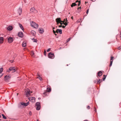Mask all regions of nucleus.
<instances>
[{"label":"nucleus","mask_w":121,"mask_h":121,"mask_svg":"<svg viewBox=\"0 0 121 121\" xmlns=\"http://www.w3.org/2000/svg\"><path fill=\"white\" fill-rule=\"evenodd\" d=\"M65 19H64L63 20V21H62V22H62V23H63L65 22Z\"/></svg>","instance_id":"nucleus-39"},{"label":"nucleus","mask_w":121,"mask_h":121,"mask_svg":"<svg viewBox=\"0 0 121 121\" xmlns=\"http://www.w3.org/2000/svg\"><path fill=\"white\" fill-rule=\"evenodd\" d=\"M29 100L33 102H35V99L33 97H30L29 98Z\"/></svg>","instance_id":"nucleus-8"},{"label":"nucleus","mask_w":121,"mask_h":121,"mask_svg":"<svg viewBox=\"0 0 121 121\" xmlns=\"http://www.w3.org/2000/svg\"><path fill=\"white\" fill-rule=\"evenodd\" d=\"M55 28L54 27H53V30H54V29H55Z\"/></svg>","instance_id":"nucleus-58"},{"label":"nucleus","mask_w":121,"mask_h":121,"mask_svg":"<svg viewBox=\"0 0 121 121\" xmlns=\"http://www.w3.org/2000/svg\"><path fill=\"white\" fill-rule=\"evenodd\" d=\"M63 24L65 26L67 25H68V23L66 22H64Z\"/></svg>","instance_id":"nucleus-34"},{"label":"nucleus","mask_w":121,"mask_h":121,"mask_svg":"<svg viewBox=\"0 0 121 121\" xmlns=\"http://www.w3.org/2000/svg\"><path fill=\"white\" fill-rule=\"evenodd\" d=\"M19 25L21 29L22 30H23V28L22 25L20 24H19Z\"/></svg>","instance_id":"nucleus-27"},{"label":"nucleus","mask_w":121,"mask_h":121,"mask_svg":"<svg viewBox=\"0 0 121 121\" xmlns=\"http://www.w3.org/2000/svg\"><path fill=\"white\" fill-rule=\"evenodd\" d=\"M30 11L35 13H36L37 12V11L35 9L34 7H32L30 9Z\"/></svg>","instance_id":"nucleus-5"},{"label":"nucleus","mask_w":121,"mask_h":121,"mask_svg":"<svg viewBox=\"0 0 121 121\" xmlns=\"http://www.w3.org/2000/svg\"><path fill=\"white\" fill-rule=\"evenodd\" d=\"M22 9L21 8H19V9L18 10V13H19V15H20L22 13Z\"/></svg>","instance_id":"nucleus-16"},{"label":"nucleus","mask_w":121,"mask_h":121,"mask_svg":"<svg viewBox=\"0 0 121 121\" xmlns=\"http://www.w3.org/2000/svg\"><path fill=\"white\" fill-rule=\"evenodd\" d=\"M50 50V48H49L47 50V52H48Z\"/></svg>","instance_id":"nucleus-38"},{"label":"nucleus","mask_w":121,"mask_h":121,"mask_svg":"<svg viewBox=\"0 0 121 121\" xmlns=\"http://www.w3.org/2000/svg\"><path fill=\"white\" fill-rule=\"evenodd\" d=\"M71 39V38H69L67 40V42H69V41H70Z\"/></svg>","instance_id":"nucleus-35"},{"label":"nucleus","mask_w":121,"mask_h":121,"mask_svg":"<svg viewBox=\"0 0 121 121\" xmlns=\"http://www.w3.org/2000/svg\"><path fill=\"white\" fill-rule=\"evenodd\" d=\"M22 46L23 47H25L26 46V43L25 42H24L22 43Z\"/></svg>","instance_id":"nucleus-20"},{"label":"nucleus","mask_w":121,"mask_h":121,"mask_svg":"<svg viewBox=\"0 0 121 121\" xmlns=\"http://www.w3.org/2000/svg\"><path fill=\"white\" fill-rule=\"evenodd\" d=\"M84 121H88L87 120H85Z\"/></svg>","instance_id":"nucleus-57"},{"label":"nucleus","mask_w":121,"mask_h":121,"mask_svg":"<svg viewBox=\"0 0 121 121\" xmlns=\"http://www.w3.org/2000/svg\"><path fill=\"white\" fill-rule=\"evenodd\" d=\"M71 18L72 19H73V16H72L71 17Z\"/></svg>","instance_id":"nucleus-54"},{"label":"nucleus","mask_w":121,"mask_h":121,"mask_svg":"<svg viewBox=\"0 0 121 121\" xmlns=\"http://www.w3.org/2000/svg\"><path fill=\"white\" fill-rule=\"evenodd\" d=\"M34 54V52L33 51H31V55L32 56H33Z\"/></svg>","instance_id":"nucleus-32"},{"label":"nucleus","mask_w":121,"mask_h":121,"mask_svg":"<svg viewBox=\"0 0 121 121\" xmlns=\"http://www.w3.org/2000/svg\"><path fill=\"white\" fill-rule=\"evenodd\" d=\"M30 33L31 34L34 36H35L36 34L34 30H32Z\"/></svg>","instance_id":"nucleus-14"},{"label":"nucleus","mask_w":121,"mask_h":121,"mask_svg":"<svg viewBox=\"0 0 121 121\" xmlns=\"http://www.w3.org/2000/svg\"><path fill=\"white\" fill-rule=\"evenodd\" d=\"M31 112L30 111L29 112V114L30 115H31Z\"/></svg>","instance_id":"nucleus-45"},{"label":"nucleus","mask_w":121,"mask_h":121,"mask_svg":"<svg viewBox=\"0 0 121 121\" xmlns=\"http://www.w3.org/2000/svg\"><path fill=\"white\" fill-rule=\"evenodd\" d=\"M80 3H81V1H79L78 4V6H79L80 5Z\"/></svg>","instance_id":"nucleus-36"},{"label":"nucleus","mask_w":121,"mask_h":121,"mask_svg":"<svg viewBox=\"0 0 121 121\" xmlns=\"http://www.w3.org/2000/svg\"><path fill=\"white\" fill-rule=\"evenodd\" d=\"M61 27L62 26H62V25H61Z\"/></svg>","instance_id":"nucleus-62"},{"label":"nucleus","mask_w":121,"mask_h":121,"mask_svg":"<svg viewBox=\"0 0 121 121\" xmlns=\"http://www.w3.org/2000/svg\"><path fill=\"white\" fill-rule=\"evenodd\" d=\"M32 91H27L26 92V97H28L30 95V94L32 93Z\"/></svg>","instance_id":"nucleus-7"},{"label":"nucleus","mask_w":121,"mask_h":121,"mask_svg":"<svg viewBox=\"0 0 121 121\" xmlns=\"http://www.w3.org/2000/svg\"><path fill=\"white\" fill-rule=\"evenodd\" d=\"M46 53V51H45V50L44 51V53L45 54Z\"/></svg>","instance_id":"nucleus-52"},{"label":"nucleus","mask_w":121,"mask_h":121,"mask_svg":"<svg viewBox=\"0 0 121 121\" xmlns=\"http://www.w3.org/2000/svg\"><path fill=\"white\" fill-rule=\"evenodd\" d=\"M59 26V27H61V25H59V26Z\"/></svg>","instance_id":"nucleus-49"},{"label":"nucleus","mask_w":121,"mask_h":121,"mask_svg":"<svg viewBox=\"0 0 121 121\" xmlns=\"http://www.w3.org/2000/svg\"><path fill=\"white\" fill-rule=\"evenodd\" d=\"M48 56L49 58L51 59L53 58L54 57V54L52 53H49Z\"/></svg>","instance_id":"nucleus-6"},{"label":"nucleus","mask_w":121,"mask_h":121,"mask_svg":"<svg viewBox=\"0 0 121 121\" xmlns=\"http://www.w3.org/2000/svg\"><path fill=\"white\" fill-rule=\"evenodd\" d=\"M13 61H13V60H10V62H11V63L13 62Z\"/></svg>","instance_id":"nucleus-44"},{"label":"nucleus","mask_w":121,"mask_h":121,"mask_svg":"<svg viewBox=\"0 0 121 121\" xmlns=\"http://www.w3.org/2000/svg\"><path fill=\"white\" fill-rule=\"evenodd\" d=\"M2 115L3 117V118L4 119H6L7 118L3 114H2Z\"/></svg>","instance_id":"nucleus-31"},{"label":"nucleus","mask_w":121,"mask_h":121,"mask_svg":"<svg viewBox=\"0 0 121 121\" xmlns=\"http://www.w3.org/2000/svg\"><path fill=\"white\" fill-rule=\"evenodd\" d=\"M1 117V115H0V118Z\"/></svg>","instance_id":"nucleus-61"},{"label":"nucleus","mask_w":121,"mask_h":121,"mask_svg":"<svg viewBox=\"0 0 121 121\" xmlns=\"http://www.w3.org/2000/svg\"><path fill=\"white\" fill-rule=\"evenodd\" d=\"M59 23L61 25H62L63 24L62 22H60V23Z\"/></svg>","instance_id":"nucleus-47"},{"label":"nucleus","mask_w":121,"mask_h":121,"mask_svg":"<svg viewBox=\"0 0 121 121\" xmlns=\"http://www.w3.org/2000/svg\"><path fill=\"white\" fill-rule=\"evenodd\" d=\"M77 5V4H76L75 3H73L71 5V7H72L73 6H74Z\"/></svg>","instance_id":"nucleus-23"},{"label":"nucleus","mask_w":121,"mask_h":121,"mask_svg":"<svg viewBox=\"0 0 121 121\" xmlns=\"http://www.w3.org/2000/svg\"><path fill=\"white\" fill-rule=\"evenodd\" d=\"M53 33L54 34H55V33H56V31H55L54 30H53Z\"/></svg>","instance_id":"nucleus-42"},{"label":"nucleus","mask_w":121,"mask_h":121,"mask_svg":"<svg viewBox=\"0 0 121 121\" xmlns=\"http://www.w3.org/2000/svg\"><path fill=\"white\" fill-rule=\"evenodd\" d=\"M121 37V36H120V37Z\"/></svg>","instance_id":"nucleus-64"},{"label":"nucleus","mask_w":121,"mask_h":121,"mask_svg":"<svg viewBox=\"0 0 121 121\" xmlns=\"http://www.w3.org/2000/svg\"><path fill=\"white\" fill-rule=\"evenodd\" d=\"M56 22L57 25H58L59 23H60V22H62L61 19L60 18H56Z\"/></svg>","instance_id":"nucleus-4"},{"label":"nucleus","mask_w":121,"mask_h":121,"mask_svg":"<svg viewBox=\"0 0 121 121\" xmlns=\"http://www.w3.org/2000/svg\"><path fill=\"white\" fill-rule=\"evenodd\" d=\"M32 40H33V41L34 42H35L36 43H37V40L36 39H32Z\"/></svg>","instance_id":"nucleus-28"},{"label":"nucleus","mask_w":121,"mask_h":121,"mask_svg":"<svg viewBox=\"0 0 121 121\" xmlns=\"http://www.w3.org/2000/svg\"><path fill=\"white\" fill-rule=\"evenodd\" d=\"M81 7H79L78 8V9H81Z\"/></svg>","instance_id":"nucleus-51"},{"label":"nucleus","mask_w":121,"mask_h":121,"mask_svg":"<svg viewBox=\"0 0 121 121\" xmlns=\"http://www.w3.org/2000/svg\"><path fill=\"white\" fill-rule=\"evenodd\" d=\"M37 121H39L38 120H37Z\"/></svg>","instance_id":"nucleus-60"},{"label":"nucleus","mask_w":121,"mask_h":121,"mask_svg":"<svg viewBox=\"0 0 121 121\" xmlns=\"http://www.w3.org/2000/svg\"><path fill=\"white\" fill-rule=\"evenodd\" d=\"M66 22H67L68 21V20H67V19L66 18Z\"/></svg>","instance_id":"nucleus-53"},{"label":"nucleus","mask_w":121,"mask_h":121,"mask_svg":"<svg viewBox=\"0 0 121 121\" xmlns=\"http://www.w3.org/2000/svg\"><path fill=\"white\" fill-rule=\"evenodd\" d=\"M79 1H78V0H77L76 1V3H77V2H79Z\"/></svg>","instance_id":"nucleus-50"},{"label":"nucleus","mask_w":121,"mask_h":121,"mask_svg":"<svg viewBox=\"0 0 121 121\" xmlns=\"http://www.w3.org/2000/svg\"><path fill=\"white\" fill-rule=\"evenodd\" d=\"M40 31V33H43L44 31L43 29L41 28V29H40L39 30Z\"/></svg>","instance_id":"nucleus-26"},{"label":"nucleus","mask_w":121,"mask_h":121,"mask_svg":"<svg viewBox=\"0 0 121 121\" xmlns=\"http://www.w3.org/2000/svg\"><path fill=\"white\" fill-rule=\"evenodd\" d=\"M36 106H40V104L39 102H37L36 103Z\"/></svg>","instance_id":"nucleus-29"},{"label":"nucleus","mask_w":121,"mask_h":121,"mask_svg":"<svg viewBox=\"0 0 121 121\" xmlns=\"http://www.w3.org/2000/svg\"><path fill=\"white\" fill-rule=\"evenodd\" d=\"M54 34L56 36L57 35V34H56V33H55V34Z\"/></svg>","instance_id":"nucleus-56"},{"label":"nucleus","mask_w":121,"mask_h":121,"mask_svg":"<svg viewBox=\"0 0 121 121\" xmlns=\"http://www.w3.org/2000/svg\"><path fill=\"white\" fill-rule=\"evenodd\" d=\"M53 33L54 34H55V33H56V31H55L54 30H53Z\"/></svg>","instance_id":"nucleus-41"},{"label":"nucleus","mask_w":121,"mask_h":121,"mask_svg":"<svg viewBox=\"0 0 121 121\" xmlns=\"http://www.w3.org/2000/svg\"><path fill=\"white\" fill-rule=\"evenodd\" d=\"M97 84H99L102 82V80L100 79L99 80H97Z\"/></svg>","instance_id":"nucleus-22"},{"label":"nucleus","mask_w":121,"mask_h":121,"mask_svg":"<svg viewBox=\"0 0 121 121\" xmlns=\"http://www.w3.org/2000/svg\"><path fill=\"white\" fill-rule=\"evenodd\" d=\"M18 35L20 37H22L23 36V34L22 32H20L18 33Z\"/></svg>","instance_id":"nucleus-18"},{"label":"nucleus","mask_w":121,"mask_h":121,"mask_svg":"<svg viewBox=\"0 0 121 121\" xmlns=\"http://www.w3.org/2000/svg\"><path fill=\"white\" fill-rule=\"evenodd\" d=\"M40 106H36V109L37 110H39L40 109Z\"/></svg>","instance_id":"nucleus-25"},{"label":"nucleus","mask_w":121,"mask_h":121,"mask_svg":"<svg viewBox=\"0 0 121 121\" xmlns=\"http://www.w3.org/2000/svg\"><path fill=\"white\" fill-rule=\"evenodd\" d=\"M7 29L9 30H11L13 29V27L12 26H9L7 27Z\"/></svg>","instance_id":"nucleus-15"},{"label":"nucleus","mask_w":121,"mask_h":121,"mask_svg":"<svg viewBox=\"0 0 121 121\" xmlns=\"http://www.w3.org/2000/svg\"><path fill=\"white\" fill-rule=\"evenodd\" d=\"M94 83H95L96 82H97V80H96L94 81Z\"/></svg>","instance_id":"nucleus-43"},{"label":"nucleus","mask_w":121,"mask_h":121,"mask_svg":"<svg viewBox=\"0 0 121 121\" xmlns=\"http://www.w3.org/2000/svg\"><path fill=\"white\" fill-rule=\"evenodd\" d=\"M87 108L88 109H89L90 108V107L89 106H87Z\"/></svg>","instance_id":"nucleus-37"},{"label":"nucleus","mask_w":121,"mask_h":121,"mask_svg":"<svg viewBox=\"0 0 121 121\" xmlns=\"http://www.w3.org/2000/svg\"><path fill=\"white\" fill-rule=\"evenodd\" d=\"M11 75H8L5 76L4 77V80H6L7 79L10 78Z\"/></svg>","instance_id":"nucleus-10"},{"label":"nucleus","mask_w":121,"mask_h":121,"mask_svg":"<svg viewBox=\"0 0 121 121\" xmlns=\"http://www.w3.org/2000/svg\"><path fill=\"white\" fill-rule=\"evenodd\" d=\"M104 78L102 79H103V80L104 81V80L105 79L106 77V75H104Z\"/></svg>","instance_id":"nucleus-30"},{"label":"nucleus","mask_w":121,"mask_h":121,"mask_svg":"<svg viewBox=\"0 0 121 121\" xmlns=\"http://www.w3.org/2000/svg\"><path fill=\"white\" fill-rule=\"evenodd\" d=\"M62 30L61 29H57L56 30V32L57 33H59L60 34H61L62 33Z\"/></svg>","instance_id":"nucleus-11"},{"label":"nucleus","mask_w":121,"mask_h":121,"mask_svg":"<svg viewBox=\"0 0 121 121\" xmlns=\"http://www.w3.org/2000/svg\"><path fill=\"white\" fill-rule=\"evenodd\" d=\"M3 68H0V73H1V72L3 71Z\"/></svg>","instance_id":"nucleus-33"},{"label":"nucleus","mask_w":121,"mask_h":121,"mask_svg":"<svg viewBox=\"0 0 121 121\" xmlns=\"http://www.w3.org/2000/svg\"><path fill=\"white\" fill-rule=\"evenodd\" d=\"M51 90V87H47V90L45 91L43 94V96H45L47 95L46 93L47 92H50Z\"/></svg>","instance_id":"nucleus-2"},{"label":"nucleus","mask_w":121,"mask_h":121,"mask_svg":"<svg viewBox=\"0 0 121 121\" xmlns=\"http://www.w3.org/2000/svg\"><path fill=\"white\" fill-rule=\"evenodd\" d=\"M41 99L40 98H38V99Z\"/></svg>","instance_id":"nucleus-59"},{"label":"nucleus","mask_w":121,"mask_h":121,"mask_svg":"<svg viewBox=\"0 0 121 121\" xmlns=\"http://www.w3.org/2000/svg\"><path fill=\"white\" fill-rule=\"evenodd\" d=\"M121 49V47H118V49L119 50H120Z\"/></svg>","instance_id":"nucleus-46"},{"label":"nucleus","mask_w":121,"mask_h":121,"mask_svg":"<svg viewBox=\"0 0 121 121\" xmlns=\"http://www.w3.org/2000/svg\"><path fill=\"white\" fill-rule=\"evenodd\" d=\"M62 27L63 28H65V26H64L63 25Z\"/></svg>","instance_id":"nucleus-48"},{"label":"nucleus","mask_w":121,"mask_h":121,"mask_svg":"<svg viewBox=\"0 0 121 121\" xmlns=\"http://www.w3.org/2000/svg\"><path fill=\"white\" fill-rule=\"evenodd\" d=\"M3 41V38L2 37H0V43H2Z\"/></svg>","instance_id":"nucleus-21"},{"label":"nucleus","mask_w":121,"mask_h":121,"mask_svg":"<svg viewBox=\"0 0 121 121\" xmlns=\"http://www.w3.org/2000/svg\"><path fill=\"white\" fill-rule=\"evenodd\" d=\"M91 1H95V0H91Z\"/></svg>","instance_id":"nucleus-55"},{"label":"nucleus","mask_w":121,"mask_h":121,"mask_svg":"<svg viewBox=\"0 0 121 121\" xmlns=\"http://www.w3.org/2000/svg\"><path fill=\"white\" fill-rule=\"evenodd\" d=\"M114 57L113 56H112L111 57V59H110V67L112 65V62L113 61V59Z\"/></svg>","instance_id":"nucleus-12"},{"label":"nucleus","mask_w":121,"mask_h":121,"mask_svg":"<svg viewBox=\"0 0 121 121\" xmlns=\"http://www.w3.org/2000/svg\"><path fill=\"white\" fill-rule=\"evenodd\" d=\"M89 9H88L86 12V13L87 14H88V13L89 12Z\"/></svg>","instance_id":"nucleus-40"},{"label":"nucleus","mask_w":121,"mask_h":121,"mask_svg":"<svg viewBox=\"0 0 121 121\" xmlns=\"http://www.w3.org/2000/svg\"><path fill=\"white\" fill-rule=\"evenodd\" d=\"M102 73L101 71H99L98 73V76L99 77L101 76L102 74Z\"/></svg>","instance_id":"nucleus-17"},{"label":"nucleus","mask_w":121,"mask_h":121,"mask_svg":"<svg viewBox=\"0 0 121 121\" xmlns=\"http://www.w3.org/2000/svg\"><path fill=\"white\" fill-rule=\"evenodd\" d=\"M2 76V75H1V76H0V78Z\"/></svg>","instance_id":"nucleus-63"},{"label":"nucleus","mask_w":121,"mask_h":121,"mask_svg":"<svg viewBox=\"0 0 121 121\" xmlns=\"http://www.w3.org/2000/svg\"><path fill=\"white\" fill-rule=\"evenodd\" d=\"M22 104H23V106H27L29 104V102H27L26 103H22Z\"/></svg>","instance_id":"nucleus-19"},{"label":"nucleus","mask_w":121,"mask_h":121,"mask_svg":"<svg viewBox=\"0 0 121 121\" xmlns=\"http://www.w3.org/2000/svg\"><path fill=\"white\" fill-rule=\"evenodd\" d=\"M37 76H38L37 77V78H38L41 81L42 80V78L40 77L39 75L38 74Z\"/></svg>","instance_id":"nucleus-24"},{"label":"nucleus","mask_w":121,"mask_h":121,"mask_svg":"<svg viewBox=\"0 0 121 121\" xmlns=\"http://www.w3.org/2000/svg\"><path fill=\"white\" fill-rule=\"evenodd\" d=\"M13 40V38L9 37L8 39V41L9 43H11Z\"/></svg>","instance_id":"nucleus-9"},{"label":"nucleus","mask_w":121,"mask_h":121,"mask_svg":"<svg viewBox=\"0 0 121 121\" xmlns=\"http://www.w3.org/2000/svg\"><path fill=\"white\" fill-rule=\"evenodd\" d=\"M17 71V69L14 67H11L7 70V72H9L10 71H12V73H14Z\"/></svg>","instance_id":"nucleus-1"},{"label":"nucleus","mask_w":121,"mask_h":121,"mask_svg":"<svg viewBox=\"0 0 121 121\" xmlns=\"http://www.w3.org/2000/svg\"><path fill=\"white\" fill-rule=\"evenodd\" d=\"M18 107L19 108H23V106L22 103H21L19 104L18 105Z\"/></svg>","instance_id":"nucleus-13"},{"label":"nucleus","mask_w":121,"mask_h":121,"mask_svg":"<svg viewBox=\"0 0 121 121\" xmlns=\"http://www.w3.org/2000/svg\"><path fill=\"white\" fill-rule=\"evenodd\" d=\"M31 25L34 28L36 29L39 26V25L37 24L33 21L31 22Z\"/></svg>","instance_id":"nucleus-3"}]
</instances>
